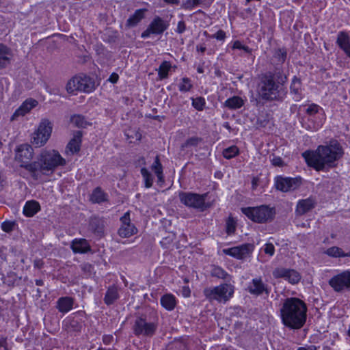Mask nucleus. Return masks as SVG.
Here are the masks:
<instances>
[{"mask_svg": "<svg viewBox=\"0 0 350 350\" xmlns=\"http://www.w3.org/2000/svg\"><path fill=\"white\" fill-rule=\"evenodd\" d=\"M287 77L279 67L273 72H267L259 77L257 85V94L262 103L272 101H282L286 96L287 91L284 87Z\"/></svg>", "mask_w": 350, "mask_h": 350, "instance_id": "obj_1", "label": "nucleus"}, {"mask_svg": "<svg viewBox=\"0 0 350 350\" xmlns=\"http://www.w3.org/2000/svg\"><path fill=\"white\" fill-rule=\"evenodd\" d=\"M343 151L340 144L334 140L327 145H321L314 151H306L302 157L307 164L317 171L334 167L342 156Z\"/></svg>", "mask_w": 350, "mask_h": 350, "instance_id": "obj_2", "label": "nucleus"}, {"mask_svg": "<svg viewBox=\"0 0 350 350\" xmlns=\"http://www.w3.org/2000/svg\"><path fill=\"white\" fill-rule=\"evenodd\" d=\"M306 304L297 297H288L282 300L280 317L282 325L289 329L297 330L304 327L307 319Z\"/></svg>", "mask_w": 350, "mask_h": 350, "instance_id": "obj_3", "label": "nucleus"}, {"mask_svg": "<svg viewBox=\"0 0 350 350\" xmlns=\"http://www.w3.org/2000/svg\"><path fill=\"white\" fill-rule=\"evenodd\" d=\"M66 161L56 150H44L40 154L38 161H33L25 166L32 177L37 180L40 173L44 174L46 172H53L58 166L64 165Z\"/></svg>", "mask_w": 350, "mask_h": 350, "instance_id": "obj_4", "label": "nucleus"}, {"mask_svg": "<svg viewBox=\"0 0 350 350\" xmlns=\"http://www.w3.org/2000/svg\"><path fill=\"white\" fill-rule=\"evenodd\" d=\"M241 211L249 219L258 224L272 221L275 215V208L267 205L242 208Z\"/></svg>", "mask_w": 350, "mask_h": 350, "instance_id": "obj_5", "label": "nucleus"}, {"mask_svg": "<svg viewBox=\"0 0 350 350\" xmlns=\"http://www.w3.org/2000/svg\"><path fill=\"white\" fill-rule=\"evenodd\" d=\"M203 293L211 302L216 301L219 303H226L232 297L234 287L231 284L225 283L215 287L206 288Z\"/></svg>", "mask_w": 350, "mask_h": 350, "instance_id": "obj_6", "label": "nucleus"}, {"mask_svg": "<svg viewBox=\"0 0 350 350\" xmlns=\"http://www.w3.org/2000/svg\"><path fill=\"white\" fill-rule=\"evenodd\" d=\"M95 89V83L93 79L87 75H77L72 77L66 84V90L68 93H75L77 91L91 92Z\"/></svg>", "mask_w": 350, "mask_h": 350, "instance_id": "obj_7", "label": "nucleus"}, {"mask_svg": "<svg viewBox=\"0 0 350 350\" xmlns=\"http://www.w3.org/2000/svg\"><path fill=\"white\" fill-rule=\"evenodd\" d=\"M158 324L156 322H149L146 317H137L133 325V334L137 337L152 338L156 333Z\"/></svg>", "mask_w": 350, "mask_h": 350, "instance_id": "obj_8", "label": "nucleus"}, {"mask_svg": "<svg viewBox=\"0 0 350 350\" xmlns=\"http://www.w3.org/2000/svg\"><path fill=\"white\" fill-rule=\"evenodd\" d=\"M51 132V122L47 119L42 120L38 129L33 134L31 143L38 147L44 146L49 140Z\"/></svg>", "mask_w": 350, "mask_h": 350, "instance_id": "obj_9", "label": "nucleus"}, {"mask_svg": "<svg viewBox=\"0 0 350 350\" xmlns=\"http://www.w3.org/2000/svg\"><path fill=\"white\" fill-rule=\"evenodd\" d=\"M328 284L336 293L350 291V270L334 275L329 280Z\"/></svg>", "mask_w": 350, "mask_h": 350, "instance_id": "obj_10", "label": "nucleus"}, {"mask_svg": "<svg viewBox=\"0 0 350 350\" xmlns=\"http://www.w3.org/2000/svg\"><path fill=\"white\" fill-rule=\"evenodd\" d=\"M206 196V194L200 195L190 192H181L179 194V198L180 202L185 206L203 211L207 208L205 203Z\"/></svg>", "mask_w": 350, "mask_h": 350, "instance_id": "obj_11", "label": "nucleus"}, {"mask_svg": "<svg viewBox=\"0 0 350 350\" xmlns=\"http://www.w3.org/2000/svg\"><path fill=\"white\" fill-rule=\"evenodd\" d=\"M275 187L282 192H288L298 189L301 185L300 177L291 178L281 176L275 178Z\"/></svg>", "mask_w": 350, "mask_h": 350, "instance_id": "obj_12", "label": "nucleus"}, {"mask_svg": "<svg viewBox=\"0 0 350 350\" xmlns=\"http://www.w3.org/2000/svg\"><path fill=\"white\" fill-rule=\"evenodd\" d=\"M272 274L275 279H284L291 284H298L301 278V274L297 271L282 267L275 268Z\"/></svg>", "mask_w": 350, "mask_h": 350, "instance_id": "obj_13", "label": "nucleus"}, {"mask_svg": "<svg viewBox=\"0 0 350 350\" xmlns=\"http://www.w3.org/2000/svg\"><path fill=\"white\" fill-rule=\"evenodd\" d=\"M168 26L167 22L159 16H156L149 24L147 29L142 33L141 37L147 38L152 34L161 35L168 28Z\"/></svg>", "mask_w": 350, "mask_h": 350, "instance_id": "obj_14", "label": "nucleus"}, {"mask_svg": "<svg viewBox=\"0 0 350 350\" xmlns=\"http://www.w3.org/2000/svg\"><path fill=\"white\" fill-rule=\"evenodd\" d=\"M121 226L118 229V234L123 238H128L137 232L135 226L131 223L130 211L126 212L120 217Z\"/></svg>", "mask_w": 350, "mask_h": 350, "instance_id": "obj_15", "label": "nucleus"}, {"mask_svg": "<svg viewBox=\"0 0 350 350\" xmlns=\"http://www.w3.org/2000/svg\"><path fill=\"white\" fill-rule=\"evenodd\" d=\"M254 250V245L250 243L242 244L231 248L224 249L223 252L235 258L242 260L250 256Z\"/></svg>", "mask_w": 350, "mask_h": 350, "instance_id": "obj_16", "label": "nucleus"}, {"mask_svg": "<svg viewBox=\"0 0 350 350\" xmlns=\"http://www.w3.org/2000/svg\"><path fill=\"white\" fill-rule=\"evenodd\" d=\"M33 148L27 144H21L18 146L16 150V160L21 163V166L25 169L27 165L31 164L29 163L33 157Z\"/></svg>", "mask_w": 350, "mask_h": 350, "instance_id": "obj_17", "label": "nucleus"}, {"mask_svg": "<svg viewBox=\"0 0 350 350\" xmlns=\"http://www.w3.org/2000/svg\"><path fill=\"white\" fill-rule=\"evenodd\" d=\"M247 291L255 296H260L264 293L269 295L270 289L267 284H265L260 277L256 278L252 280L251 282L247 286Z\"/></svg>", "mask_w": 350, "mask_h": 350, "instance_id": "obj_18", "label": "nucleus"}, {"mask_svg": "<svg viewBox=\"0 0 350 350\" xmlns=\"http://www.w3.org/2000/svg\"><path fill=\"white\" fill-rule=\"evenodd\" d=\"M317 204L315 197L310 196L308 198L299 200L296 206L295 212L298 215H303L313 209Z\"/></svg>", "mask_w": 350, "mask_h": 350, "instance_id": "obj_19", "label": "nucleus"}, {"mask_svg": "<svg viewBox=\"0 0 350 350\" xmlns=\"http://www.w3.org/2000/svg\"><path fill=\"white\" fill-rule=\"evenodd\" d=\"M38 105V101L29 98L25 100L22 105L14 111L11 117V120L14 121L17 120L20 116H24L25 114L29 113L33 107Z\"/></svg>", "mask_w": 350, "mask_h": 350, "instance_id": "obj_20", "label": "nucleus"}, {"mask_svg": "<svg viewBox=\"0 0 350 350\" xmlns=\"http://www.w3.org/2000/svg\"><path fill=\"white\" fill-rule=\"evenodd\" d=\"M70 247L75 254H85L91 251V247L85 239H75L71 242Z\"/></svg>", "mask_w": 350, "mask_h": 350, "instance_id": "obj_21", "label": "nucleus"}, {"mask_svg": "<svg viewBox=\"0 0 350 350\" xmlns=\"http://www.w3.org/2000/svg\"><path fill=\"white\" fill-rule=\"evenodd\" d=\"M74 301L71 297H61L56 301V308L62 314L68 313L72 309Z\"/></svg>", "mask_w": 350, "mask_h": 350, "instance_id": "obj_22", "label": "nucleus"}, {"mask_svg": "<svg viewBox=\"0 0 350 350\" xmlns=\"http://www.w3.org/2000/svg\"><path fill=\"white\" fill-rule=\"evenodd\" d=\"M63 323L64 329L69 333L81 332L83 327L81 320L74 317L66 319Z\"/></svg>", "mask_w": 350, "mask_h": 350, "instance_id": "obj_23", "label": "nucleus"}, {"mask_svg": "<svg viewBox=\"0 0 350 350\" xmlns=\"http://www.w3.org/2000/svg\"><path fill=\"white\" fill-rule=\"evenodd\" d=\"M12 52L7 46L0 44V69L5 68L10 64Z\"/></svg>", "mask_w": 350, "mask_h": 350, "instance_id": "obj_24", "label": "nucleus"}, {"mask_svg": "<svg viewBox=\"0 0 350 350\" xmlns=\"http://www.w3.org/2000/svg\"><path fill=\"white\" fill-rule=\"evenodd\" d=\"M119 288L116 285L109 286L106 291L104 302L110 306L119 299Z\"/></svg>", "mask_w": 350, "mask_h": 350, "instance_id": "obj_25", "label": "nucleus"}, {"mask_svg": "<svg viewBox=\"0 0 350 350\" xmlns=\"http://www.w3.org/2000/svg\"><path fill=\"white\" fill-rule=\"evenodd\" d=\"M301 80L295 76L293 79L290 87V91L293 94V99L295 101H299L303 98L301 93Z\"/></svg>", "mask_w": 350, "mask_h": 350, "instance_id": "obj_26", "label": "nucleus"}, {"mask_svg": "<svg viewBox=\"0 0 350 350\" xmlns=\"http://www.w3.org/2000/svg\"><path fill=\"white\" fill-rule=\"evenodd\" d=\"M146 9L136 10L133 15H131L126 21V25L128 27H135L145 17Z\"/></svg>", "mask_w": 350, "mask_h": 350, "instance_id": "obj_27", "label": "nucleus"}, {"mask_svg": "<svg viewBox=\"0 0 350 350\" xmlns=\"http://www.w3.org/2000/svg\"><path fill=\"white\" fill-rule=\"evenodd\" d=\"M81 132L77 131L74 137L70 141L66 146L67 151H69L72 154L78 152L80 150L81 142Z\"/></svg>", "mask_w": 350, "mask_h": 350, "instance_id": "obj_28", "label": "nucleus"}, {"mask_svg": "<svg viewBox=\"0 0 350 350\" xmlns=\"http://www.w3.org/2000/svg\"><path fill=\"white\" fill-rule=\"evenodd\" d=\"M40 210V204L36 200L26 202L23 207V214L27 217H33Z\"/></svg>", "mask_w": 350, "mask_h": 350, "instance_id": "obj_29", "label": "nucleus"}, {"mask_svg": "<svg viewBox=\"0 0 350 350\" xmlns=\"http://www.w3.org/2000/svg\"><path fill=\"white\" fill-rule=\"evenodd\" d=\"M160 301L161 306L169 311L173 310L176 305V299L175 296L170 293L163 295L161 297Z\"/></svg>", "mask_w": 350, "mask_h": 350, "instance_id": "obj_30", "label": "nucleus"}, {"mask_svg": "<svg viewBox=\"0 0 350 350\" xmlns=\"http://www.w3.org/2000/svg\"><path fill=\"white\" fill-rule=\"evenodd\" d=\"M244 100L238 96H234L228 98L224 103V106L230 110L240 109L244 105Z\"/></svg>", "mask_w": 350, "mask_h": 350, "instance_id": "obj_31", "label": "nucleus"}, {"mask_svg": "<svg viewBox=\"0 0 350 350\" xmlns=\"http://www.w3.org/2000/svg\"><path fill=\"white\" fill-rule=\"evenodd\" d=\"M91 200L94 203H101L107 200V194L100 187H96L92 191Z\"/></svg>", "mask_w": 350, "mask_h": 350, "instance_id": "obj_32", "label": "nucleus"}, {"mask_svg": "<svg viewBox=\"0 0 350 350\" xmlns=\"http://www.w3.org/2000/svg\"><path fill=\"white\" fill-rule=\"evenodd\" d=\"M152 170H153L158 178L159 182H163L164 178L163 174V166L160 162L159 156L155 157V159L151 166Z\"/></svg>", "mask_w": 350, "mask_h": 350, "instance_id": "obj_33", "label": "nucleus"}, {"mask_svg": "<svg viewBox=\"0 0 350 350\" xmlns=\"http://www.w3.org/2000/svg\"><path fill=\"white\" fill-rule=\"evenodd\" d=\"M172 68V66L170 62L163 61L157 70L159 79H167L168 77V72L170 71Z\"/></svg>", "mask_w": 350, "mask_h": 350, "instance_id": "obj_34", "label": "nucleus"}, {"mask_svg": "<svg viewBox=\"0 0 350 350\" xmlns=\"http://www.w3.org/2000/svg\"><path fill=\"white\" fill-rule=\"evenodd\" d=\"M90 226L94 233H96L98 235L103 234L104 224L103 220L98 218H94L91 220Z\"/></svg>", "mask_w": 350, "mask_h": 350, "instance_id": "obj_35", "label": "nucleus"}, {"mask_svg": "<svg viewBox=\"0 0 350 350\" xmlns=\"http://www.w3.org/2000/svg\"><path fill=\"white\" fill-rule=\"evenodd\" d=\"M286 58V52L285 51H284L283 49H278L273 55V60L277 61L275 68L279 67L282 70V66L284 64V62H285ZM275 69V68H274V70Z\"/></svg>", "mask_w": 350, "mask_h": 350, "instance_id": "obj_36", "label": "nucleus"}, {"mask_svg": "<svg viewBox=\"0 0 350 350\" xmlns=\"http://www.w3.org/2000/svg\"><path fill=\"white\" fill-rule=\"evenodd\" d=\"M211 275L223 280H230V275L221 267L214 266L211 269Z\"/></svg>", "mask_w": 350, "mask_h": 350, "instance_id": "obj_37", "label": "nucleus"}, {"mask_svg": "<svg viewBox=\"0 0 350 350\" xmlns=\"http://www.w3.org/2000/svg\"><path fill=\"white\" fill-rule=\"evenodd\" d=\"M193 88L191 80L188 77H183L178 83V90L181 92H189Z\"/></svg>", "mask_w": 350, "mask_h": 350, "instance_id": "obj_38", "label": "nucleus"}, {"mask_svg": "<svg viewBox=\"0 0 350 350\" xmlns=\"http://www.w3.org/2000/svg\"><path fill=\"white\" fill-rule=\"evenodd\" d=\"M70 122L79 128H85L89 124L85 118L81 115L72 116L70 118Z\"/></svg>", "mask_w": 350, "mask_h": 350, "instance_id": "obj_39", "label": "nucleus"}, {"mask_svg": "<svg viewBox=\"0 0 350 350\" xmlns=\"http://www.w3.org/2000/svg\"><path fill=\"white\" fill-rule=\"evenodd\" d=\"M141 174L145 182V187L146 188L151 187L153 183V176L151 173L146 167H142L141 169Z\"/></svg>", "mask_w": 350, "mask_h": 350, "instance_id": "obj_40", "label": "nucleus"}, {"mask_svg": "<svg viewBox=\"0 0 350 350\" xmlns=\"http://www.w3.org/2000/svg\"><path fill=\"white\" fill-rule=\"evenodd\" d=\"M325 253L329 256L334 258L343 257V256H345V252L342 251V250L336 246H333L328 248L325 252Z\"/></svg>", "mask_w": 350, "mask_h": 350, "instance_id": "obj_41", "label": "nucleus"}, {"mask_svg": "<svg viewBox=\"0 0 350 350\" xmlns=\"http://www.w3.org/2000/svg\"><path fill=\"white\" fill-rule=\"evenodd\" d=\"M239 154V148L236 146H232L224 150L223 156L227 159H230Z\"/></svg>", "mask_w": 350, "mask_h": 350, "instance_id": "obj_42", "label": "nucleus"}, {"mask_svg": "<svg viewBox=\"0 0 350 350\" xmlns=\"http://www.w3.org/2000/svg\"><path fill=\"white\" fill-rule=\"evenodd\" d=\"M192 106L198 111H202L206 104L204 98L202 96L191 98Z\"/></svg>", "mask_w": 350, "mask_h": 350, "instance_id": "obj_43", "label": "nucleus"}, {"mask_svg": "<svg viewBox=\"0 0 350 350\" xmlns=\"http://www.w3.org/2000/svg\"><path fill=\"white\" fill-rule=\"evenodd\" d=\"M336 42L341 49L350 44L348 36L343 32L339 33Z\"/></svg>", "mask_w": 350, "mask_h": 350, "instance_id": "obj_44", "label": "nucleus"}, {"mask_svg": "<svg viewBox=\"0 0 350 350\" xmlns=\"http://www.w3.org/2000/svg\"><path fill=\"white\" fill-rule=\"evenodd\" d=\"M320 111H323V109L317 104H311L306 109V113L310 116H313Z\"/></svg>", "mask_w": 350, "mask_h": 350, "instance_id": "obj_45", "label": "nucleus"}, {"mask_svg": "<svg viewBox=\"0 0 350 350\" xmlns=\"http://www.w3.org/2000/svg\"><path fill=\"white\" fill-rule=\"evenodd\" d=\"M204 1V0H186L183 5L185 9L191 10L202 4Z\"/></svg>", "mask_w": 350, "mask_h": 350, "instance_id": "obj_46", "label": "nucleus"}, {"mask_svg": "<svg viewBox=\"0 0 350 350\" xmlns=\"http://www.w3.org/2000/svg\"><path fill=\"white\" fill-rule=\"evenodd\" d=\"M15 225L14 221H5L1 224V227L3 231L9 233L13 231Z\"/></svg>", "mask_w": 350, "mask_h": 350, "instance_id": "obj_47", "label": "nucleus"}, {"mask_svg": "<svg viewBox=\"0 0 350 350\" xmlns=\"http://www.w3.org/2000/svg\"><path fill=\"white\" fill-rule=\"evenodd\" d=\"M201 139L197 137H192L188 139L183 145V148H187L189 146H196L199 144Z\"/></svg>", "mask_w": 350, "mask_h": 350, "instance_id": "obj_48", "label": "nucleus"}, {"mask_svg": "<svg viewBox=\"0 0 350 350\" xmlns=\"http://www.w3.org/2000/svg\"><path fill=\"white\" fill-rule=\"evenodd\" d=\"M262 251L267 255L272 256L275 253V247L272 243H266L262 247Z\"/></svg>", "mask_w": 350, "mask_h": 350, "instance_id": "obj_49", "label": "nucleus"}, {"mask_svg": "<svg viewBox=\"0 0 350 350\" xmlns=\"http://www.w3.org/2000/svg\"><path fill=\"white\" fill-rule=\"evenodd\" d=\"M232 49L243 50L245 52L247 53H251V49H250L247 46L242 44V43L239 40H236L234 42Z\"/></svg>", "mask_w": 350, "mask_h": 350, "instance_id": "obj_50", "label": "nucleus"}, {"mask_svg": "<svg viewBox=\"0 0 350 350\" xmlns=\"http://www.w3.org/2000/svg\"><path fill=\"white\" fill-rule=\"evenodd\" d=\"M211 38H215L219 41H224L226 39V32L221 29L217 31L215 34L209 36Z\"/></svg>", "mask_w": 350, "mask_h": 350, "instance_id": "obj_51", "label": "nucleus"}, {"mask_svg": "<svg viewBox=\"0 0 350 350\" xmlns=\"http://www.w3.org/2000/svg\"><path fill=\"white\" fill-rule=\"evenodd\" d=\"M226 228L228 234L233 233L236 228L234 222L232 219H228L226 224Z\"/></svg>", "mask_w": 350, "mask_h": 350, "instance_id": "obj_52", "label": "nucleus"}, {"mask_svg": "<svg viewBox=\"0 0 350 350\" xmlns=\"http://www.w3.org/2000/svg\"><path fill=\"white\" fill-rule=\"evenodd\" d=\"M186 30V24L183 21L178 23L176 31L178 33H183Z\"/></svg>", "mask_w": 350, "mask_h": 350, "instance_id": "obj_53", "label": "nucleus"}, {"mask_svg": "<svg viewBox=\"0 0 350 350\" xmlns=\"http://www.w3.org/2000/svg\"><path fill=\"white\" fill-rule=\"evenodd\" d=\"M271 163L274 166H282L283 165V161L282 159L279 157H273L271 160Z\"/></svg>", "mask_w": 350, "mask_h": 350, "instance_id": "obj_54", "label": "nucleus"}, {"mask_svg": "<svg viewBox=\"0 0 350 350\" xmlns=\"http://www.w3.org/2000/svg\"><path fill=\"white\" fill-rule=\"evenodd\" d=\"M6 338H0V350H8Z\"/></svg>", "mask_w": 350, "mask_h": 350, "instance_id": "obj_55", "label": "nucleus"}, {"mask_svg": "<svg viewBox=\"0 0 350 350\" xmlns=\"http://www.w3.org/2000/svg\"><path fill=\"white\" fill-rule=\"evenodd\" d=\"M43 262L41 259H36L33 262V265L36 268L41 269L43 266Z\"/></svg>", "mask_w": 350, "mask_h": 350, "instance_id": "obj_56", "label": "nucleus"}, {"mask_svg": "<svg viewBox=\"0 0 350 350\" xmlns=\"http://www.w3.org/2000/svg\"><path fill=\"white\" fill-rule=\"evenodd\" d=\"M118 78H119V77H118V75L116 73H113L110 76V77L109 79V81L110 82H111L112 83H117V81L118 80Z\"/></svg>", "mask_w": 350, "mask_h": 350, "instance_id": "obj_57", "label": "nucleus"}, {"mask_svg": "<svg viewBox=\"0 0 350 350\" xmlns=\"http://www.w3.org/2000/svg\"><path fill=\"white\" fill-rule=\"evenodd\" d=\"M297 350H317V347L314 345H309L307 347H299Z\"/></svg>", "mask_w": 350, "mask_h": 350, "instance_id": "obj_58", "label": "nucleus"}, {"mask_svg": "<svg viewBox=\"0 0 350 350\" xmlns=\"http://www.w3.org/2000/svg\"><path fill=\"white\" fill-rule=\"evenodd\" d=\"M258 178L254 177L252 180V189H255L258 185Z\"/></svg>", "mask_w": 350, "mask_h": 350, "instance_id": "obj_59", "label": "nucleus"}, {"mask_svg": "<svg viewBox=\"0 0 350 350\" xmlns=\"http://www.w3.org/2000/svg\"><path fill=\"white\" fill-rule=\"evenodd\" d=\"M197 51L204 53L206 51V46L204 45H197L196 46Z\"/></svg>", "mask_w": 350, "mask_h": 350, "instance_id": "obj_60", "label": "nucleus"}, {"mask_svg": "<svg viewBox=\"0 0 350 350\" xmlns=\"http://www.w3.org/2000/svg\"><path fill=\"white\" fill-rule=\"evenodd\" d=\"M112 338H113L112 336H109V335L104 336H103V342L105 344H109L111 342Z\"/></svg>", "mask_w": 350, "mask_h": 350, "instance_id": "obj_61", "label": "nucleus"}, {"mask_svg": "<svg viewBox=\"0 0 350 350\" xmlns=\"http://www.w3.org/2000/svg\"><path fill=\"white\" fill-rule=\"evenodd\" d=\"M342 50L345 53V54L350 57V44L347 45L346 47L343 48Z\"/></svg>", "mask_w": 350, "mask_h": 350, "instance_id": "obj_62", "label": "nucleus"}, {"mask_svg": "<svg viewBox=\"0 0 350 350\" xmlns=\"http://www.w3.org/2000/svg\"><path fill=\"white\" fill-rule=\"evenodd\" d=\"M183 295L185 297H189L190 295V290L188 288H184Z\"/></svg>", "mask_w": 350, "mask_h": 350, "instance_id": "obj_63", "label": "nucleus"}, {"mask_svg": "<svg viewBox=\"0 0 350 350\" xmlns=\"http://www.w3.org/2000/svg\"><path fill=\"white\" fill-rule=\"evenodd\" d=\"M35 283L37 286H43L44 285V282L42 280H40V279H38V280H36L35 281Z\"/></svg>", "mask_w": 350, "mask_h": 350, "instance_id": "obj_64", "label": "nucleus"}]
</instances>
